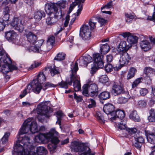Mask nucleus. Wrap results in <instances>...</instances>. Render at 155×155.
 <instances>
[{
    "label": "nucleus",
    "mask_w": 155,
    "mask_h": 155,
    "mask_svg": "<svg viewBox=\"0 0 155 155\" xmlns=\"http://www.w3.org/2000/svg\"><path fill=\"white\" fill-rule=\"evenodd\" d=\"M148 119L150 122H155V109L152 108L149 111Z\"/></svg>",
    "instance_id": "nucleus-28"
},
{
    "label": "nucleus",
    "mask_w": 155,
    "mask_h": 155,
    "mask_svg": "<svg viewBox=\"0 0 155 155\" xmlns=\"http://www.w3.org/2000/svg\"><path fill=\"white\" fill-rule=\"evenodd\" d=\"M65 56V54L64 53H58L57 56L55 57L54 59L57 61H61L64 59Z\"/></svg>",
    "instance_id": "nucleus-41"
},
{
    "label": "nucleus",
    "mask_w": 155,
    "mask_h": 155,
    "mask_svg": "<svg viewBox=\"0 0 155 155\" xmlns=\"http://www.w3.org/2000/svg\"><path fill=\"white\" fill-rule=\"evenodd\" d=\"M112 94L114 96H117L124 93V89L120 85L114 84L111 91Z\"/></svg>",
    "instance_id": "nucleus-19"
},
{
    "label": "nucleus",
    "mask_w": 155,
    "mask_h": 155,
    "mask_svg": "<svg viewBox=\"0 0 155 155\" xmlns=\"http://www.w3.org/2000/svg\"><path fill=\"white\" fill-rule=\"evenodd\" d=\"M93 57L94 62L96 63L102 60L103 56L99 53H95L93 54Z\"/></svg>",
    "instance_id": "nucleus-37"
},
{
    "label": "nucleus",
    "mask_w": 155,
    "mask_h": 155,
    "mask_svg": "<svg viewBox=\"0 0 155 155\" xmlns=\"http://www.w3.org/2000/svg\"><path fill=\"white\" fill-rule=\"evenodd\" d=\"M58 84L61 87L65 89H66L68 87V84L66 82L62 81L61 82L59 83Z\"/></svg>",
    "instance_id": "nucleus-56"
},
{
    "label": "nucleus",
    "mask_w": 155,
    "mask_h": 155,
    "mask_svg": "<svg viewBox=\"0 0 155 155\" xmlns=\"http://www.w3.org/2000/svg\"><path fill=\"white\" fill-rule=\"evenodd\" d=\"M130 60L131 57L129 55L127 52H124L120 56L119 62L120 64L123 66L127 64Z\"/></svg>",
    "instance_id": "nucleus-18"
},
{
    "label": "nucleus",
    "mask_w": 155,
    "mask_h": 155,
    "mask_svg": "<svg viewBox=\"0 0 155 155\" xmlns=\"http://www.w3.org/2000/svg\"><path fill=\"white\" fill-rule=\"evenodd\" d=\"M55 4L57 5V7L59 6L60 9L64 8L68 5V3L66 0H61L58 1Z\"/></svg>",
    "instance_id": "nucleus-32"
},
{
    "label": "nucleus",
    "mask_w": 155,
    "mask_h": 155,
    "mask_svg": "<svg viewBox=\"0 0 155 155\" xmlns=\"http://www.w3.org/2000/svg\"><path fill=\"white\" fill-rule=\"evenodd\" d=\"M138 39V38L137 37L132 35L131 34L130 36H129L127 38V41L130 44H132L137 43V42Z\"/></svg>",
    "instance_id": "nucleus-34"
},
{
    "label": "nucleus",
    "mask_w": 155,
    "mask_h": 155,
    "mask_svg": "<svg viewBox=\"0 0 155 155\" xmlns=\"http://www.w3.org/2000/svg\"><path fill=\"white\" fill-rule=\"evenodd\" d=\"M9 135L10 133H9L6 132L5 133L3 137L1 139V141L2 143L5 144L7 142Z\"/></svg>",
    "instance_id": "nucleus-44"
},
{
    "label": "nucleus",
    "mask_w": 155,
    "mask_h": 155,
    "mask_svg": "<svg viewBox=\"0 0 155 155\" xmlns=\"http://www.w3.org/2000/svg\"><path fill=\"white\" fill-rule=\"evenodd\" d=\"M57 20L53 17H49L46 19V23L48 25H52Z\"/></svg>",
    "instance_id": "nucleus-38"
},
{
    "label": "nucleus",
    "mask_w": 155,
    "mask_h": 155,
    "mask_svg": "<svg viewBox=\"0 0 155 155\" xmlns=\"http://www.w3.org/2000/svg\"><path fill=\"white\" fill-rule=\"evenodd\" d=\"M136 71L135 68L133 67L130 68L127 76V79L129 80L133 77Z\"/></svg>",
    "instance_id": "nucleus-35"
},
{
    "label": "nucleus",
    "mask_w": 155,
    "mask_h": 155,
    "mask_svg": "<svg viewBox=\"0 0 155 155\" xmlns=\"http://www.w3.org/2000/svg\"><path fill=\"white\" fill-rule=\"evenodd\" d=\"M78 62L79 65L83 67H86V62L84 61L83 57H81L77 62H76L73 65L71 68V75L70 76L71 80L68 82V84L70 85H71L72 81L73 82V87L74 90L76 91L81 90V84L80 81L79 80V77L77 74V72L78 70Z\"/></svg>",
    "instance_id": "nucleus-2"
},
{
    "label": "nucleus",
    "mask_w": 155,
    "mask_h": 155,
    "mask_svg": "<svg viewBox=\"0 0 155 155\" xmlns=\"http://www.w3.org/2000/svg\"><path fill=\"white\" fill-rule=\"evenodd\" d=\"M115 117L113 116L110 117L112 120H114L117 118H120L121 120L124 117L125 115L124 111L119 110L115 111Z\"/></svg>",
    "instance_id": "nucleus-23"
},
{
    "label": "nucleus",
    "mask_w": 155,
    "mask_h": 155,
    "mask_svg": "<svg viewBox=\"0 0 155 155\" xmlns=\"http://www.w3.org/2000/svg\"><path fill=\"white\" fill-rule=\"evenodd\" d=\"M88 102L89 104L88 105V107L89 108H91L95 107L96 103L94 100L92 99H88Z\"/></svg>",
    "instance_id": "nucleus-45"
},
{
    "label": "nucleus",
    "mask_w": 155,
    "mask_h": 155,
    "mask_svg": "<svg viewBox=\"0 0 155 155\" xmlns=\"http://www.w3.org/2000/svg\"><path fill=\"white\" fill-rule=\"evenodd\" d=\"M131 33L129 32H122V33L120 35L122 36L124 38H126L127 37V38H128V37L129 36H130L131 35Z\"/></svg>",
    "instance_id": "nucleus-63"
},
{
    "label": "nucleus",
    "mask_w": 155,
    "mask_h": 155,
    "mask_svg": "<svg viewBox=\"0 0 155 155\" xmlns=\"http://www.w3.org/2000/svg\"><path fill=\"white\" fill-rule=\"evenodd\" d=\"M89 93L91 96H96L98 94V87L95 84H87Z\"/></svg>",
    "instance_id": "nucleus-20"
},
{
    "label": "nucleus",
    "mask_w": 155,
    "mask_h": 155,
    "mask_svg": "<svg viewBox=\"0 0 155 155\" xmlns=\"http://www.w3.org/2000/svg\"><path fill=\"white\" fill-rule=\"evenodd\" d=\"M55 42V37L52 36L48 38L47 41V47H49V48L48 49V50L51 48Z\"/></svg>",
    "instance_id": "nucleus-30"
},
{
    "label": "nucleus",
    "mask_w": 155,
    "mask_h": 155,
    "mask_svg": "<svg viewBox=\"0 0 155 155\" xmlns=\"http://www.w3.org/2000/svg\"><path fill=\"white\" fill-rule=\"evenodd\" d=\"M46 80L45 77L43 72H40L38 75L37 78L34 79V82L43 84Z\"/></svg>",
    "instance_id": "nucleus-24"
},
{
    "label": "nucleus",
    "mask_w": 155,
    "mask_h": 155,
    "mask_svg": "<svg viewBox=\"0 0 155 155\" xmlns=\"http://www.w3.org/2000/svg\"><path fill=\"white\" fill-rule=\"evenodd\" d=\"M29 140L28 137L24 136L19 143H17L14 149L17 155H36L34 151L35 147L31 145Z\"/></svg>",
    "instance_id": "nucleus-1"
},
{
    "label": "nucleus",
    "mask_w": 155,
    "mask_h": 155,
    "mask_svg": "<svg viewBox=\"0 0 155 155\" xmlns=\"http://www.w3.org/2000/svg\"><path fill=\"white\" fill-rule=\"evenodd\" d=\"M137 131V130L135 128H127L126 129V131H127L129 134H132L135 133Z\"/></svg>",
    "instance_id": "nucleus-52"
},
{
    "label": "nucleus",
    "mask_w": 155,
    "mask_h": 155,
    "mask_svg": "<svg viewBox=\"0 0 155 155\" xmlns=\"http://www.w3.org/2000/svg\"><path fill=\"white\" fill-rule=\"evenodd\" d=\"M144 72L147 77V80H148L147 83L149 84H151L152 79L150 78V77L155 75V70L150 67H146L144 69Z\"/></svg>",
    "instance_id": "nucleus-17"
},
{
    "label": "nucleus",
    "mask_w": 155,
    "mask_h": 155,
    "mask_svg": "<svg viewBox=\"0 0 155 155\" xmlns=\"http://www.w3.org/2000/svg\"><path fill=\"white\" fill-rule=\"evenodd\" d=\"M89 25L91 27V30L95 29L96 27V22H95L93 19H91L89 22Z\"/></svg>",
    "instance_id": "nucleus-51"
},
{
    "label": "nucleus",
    "mask_w": 155,
    "mask_h": 155,
    "mask_svg": "<svg viewBox=\"0 0 155 155\" xmlns=\"http://www.w3.org/2000/svg\"><path fill=\"white\" fill-rule=\"evenodd\" d=\"M91 30L87 25H84L81 28L80 35L84 40H89L91 37Z\"/></svg>",
    "instance_id": "nucleus-10"
},
{
    "label": "nucleus",
    "mask_w": 155,
    "mask_h": 155,
    "mask_svg": "<svg viewBox=\"0 0 155 155\" xmlns=\"http://www.w3.org/2000/svg\"><path fill=\"white\" fill-rule=\"evenodd\" d=\"M116 127L120 130H124V131H126V128H127L126 125L125 123L123 122L117 123Z\"/></svg>",
    "instance_id": "nucleus-39"
},
{
    "label": "nucleus",
    "mask_w": 155,
    "mask_h": 155,
    "mask_svg": "<svg viewBox=\"0 0 155 155\" xmlns=\"http://www.w3.org/2000/svg\"><path fill=\"white\" fill-rule=\"evenodd\" d=\"M128 101L127 98L123 97H120L118 98L117 103L119 104L126 103Z\"/></svg>",
    "instance_id": "nucleus-43"
},
{
    "label": "nucleus",
    "mask_w": 155,
    "mask_h": 155,
    "mask_svg": "<svg viewBox=\"0 0 155 155\" xmlns=\"http://www.w3.org/2000/svg\"><path fill=\"white\" fill-rule=\"evenodd\" d=\"M112 0H111L108 3L104 6L102 7L101 8V10H103V9L105 8H111L112 7Z\"/></svg>",
    "instance_id": "nucleus-59"
},
{
    "label": "nucleus",
    "mask_w": 155,
    "mask_h": 155,
    "mask_svg": "<svg viewBox=\"0 0 155 155\" xmlns=\"http://www.w3.org/2000/svg\"><path fill=\"white\" fill-rule=\"evenodd\" d=\"M12 62L10 58L7 55L5 57H2L0 59V67L2 65L0 71L2 73L6 74L9 71L16 70L17 67L12 64Z\"/></svg>",
    "instance_id": "nucleus-6"
},
{
    "label": "nucleus",
    "mask_w": 155,
    "mask_h": 155,
    "mask_svg": "<svg viewBox=\"0 0 155 155\" xmlns=\"http://www.w3.org/2000/svg\"><path fill=\"white\" fill-rule=\"evenodd\" d=\"M28 41L32 45L36 41L37 36L33 33L29 32L26 35Z\"/></svg>",
    "instance_id": "nucleus-26"
},
{
    "label": "nucleus",
    "mask_w": 155,
    "mask_h": 155,
    "mask_svg": "<svg viewBox=\"0 0 155 155\" xmlns=\"http://www.w3.org/2000/svg\"><path fill=\"white\" fill-rule=\"evenodd\" d=\"M32 84V91L36 94H38L41 89H43V84L34 81Z\"/></svg>",
    "instance_id": "nucleus-22"
},
{
    "label": "nucleus",
    "mask_w": 155,
    "mask_h": 155,
    "mask_svg": "<svg viewBox=\"0 0 155 155\" xmlns=\"http://www.w3.org/2000/svg\"><path fill=\"white\" fill-rule=\"evenodd\" d=\"M103 110L106 114H110L111 117H115V112L114 107L112 104H108L105 105L104 107Z\"/></svg>",
    "instance_id": "nucleus-16"
},
{
    "label": "nucleus",
    "mask_w": 155,
    "mask_h": 155,
    "mask_svg": "<svg viewBox=\"0 0 155 155\" xmlns=\"http://www.w3.org/2000/svg\"><path fill=\"white\" fill-rule=\"evenodd\" d=\"M110 97V94L107 91H104L99 95L100 99L102 100H105L109 98Z\"/></svg>",
    "instance_id": "nucleus-31"
},
{
    "label": "nucleus",
    "mask_w": 155,
    "mask_h": 155,
    "mask_svg": "<svg viewBox=\"0 0 155 155\" xmlns=\"http://www.w3.org/2000/svg\"><path fill=\"white\" fill-rule=\"evenodd\" d=\"M78 9L76 12V15L78 16L81 13V11L82 10L83 5L82 4L80 3L78 5Z\"/></svg>",
    "instance_id": "nucleus-61"
},
{
    "label": "nucleus",
    "mask_w": 155,
    "mask_h": 155,
    "mask_svg": "<svg viewBox=\"0 0 155 155\" xmlns=\"http://www.w3.org/2000/svg\"><path fill=\"white\" fill-rule=\"evenodd\" d=\"M110 48L108 44H106L100 46V51L101 54L107 53L110 50Z\"/></svg>",
    "instance_id": "nucleus-29"
},
{
    "label": "nucleus",
    "mask_w": 155,
    "mask_h": 155,
    "mask_svg": "<svg viewBox=\"0 0 155 155\" xmlns=\"http://www.w3.org/2000/svg\"><path fill=\"white\" fill-rule=\"evenodd\" d=\"M34 18L36 21H39L43 17H45V15L44 12L40 10H37L34 13Z\"/></svg>",
    "instance_id": "nucleus-21"
},
{
    "label": "nucleus",
    "mask_w": 155,
    "mask_h": 155,
    "mask_svg": "<svg viewBox=\"0 0 155 155\" xmlns=\"http://www.w3.org/2000/svg\"><path fill=\"white\" fill-rule=\"evenodd\" d=\"M45 10L46 13L49 15H51L53 14L54 18L57 20L61 18L63 15L61 10L58 12L57 5L54 3H48L46 5Z\"/></svg>",
    "instance_id": "nucleus-7"
},
{
    "label": "nucleus",
    "mask_w": 155,
    "mask_h": 155,
    "mask_svg": "<svg viewBox=\"0 0 155 155\" xmlns=\"http://www.w3.org/2000/svg\"><path fill=\"white\" fill-rule=\"evenodd\" d=\"M148 141L151 144H155V136L153 133H149L147 136Z\"/></svg>",
    "instance_id": "nucleus-33"
},
{
    "label": "nucleus",
    "mask_w": 155,
    "mask_h": 155,
    "mask_svg": "<svg viewBox=\"0 0 155 155\" xmlns=\"http://www.w3.org/2000/svg\"><path fill=\"white\" fill-rule=\"evenodd\" d=\"M49 103V101H45L38 104L37 108L38 114L47 116V114L48 112V108H50L47 106Z\"/></svg>",
    "instance_id": "nucleus-11"
},
{
    "label": "nucleus",
    "mask_w": 155,
    "mask_h": 155,
    "mask_svg": "<svg viewBox=\"0 0 155 155\" xmlns=\"http://www.w3.org/2000/svg\"><path fill=\"white\" fill-rule=\"evenodd\" d=\"M140 92L141 95L144 96L145 95L148 93V91L147 89L143 88L140 90Z\"/></svg>",
    "instance_id": "nucleus-58"
},
{
    "label": "nucleus",
    "mask_w": 155,
    "mask_h": 155,
    "mask_svg": "<svg viewBox=\"0 0 155 155\" xmlns=\"http://www.w3.org/2000/svg\"><path fill=\"white\" fill-rule=\"evenodd\" d=\"M150 39L152 43L147 40H143L140 42V46L141 49L144 51H147L153 47L152 43L155 44V39L151 37Z\"/></svg>",
    "instance_id": "nucleus-12"
},
{
    "label": "nucleus",
    "mask_w": 155,
    "mask_h": 155,
    "mask_svg": "<svg viewBox=\"0 0 155 155\" xmlns=\"http://www.w3.org/2000/svg\"><path fill=\"white\" fill-rule=\"evenodd\" d=\"M41 64L40 62L35 61L32 64L30 67H29V69L31 70L34 68L37 67L39 66Z\"/></svg>",
    "instance_id": "nucleus-54"
},
{
    "label": "nucleus",
    "mask_w": 155,
    "mask_h": 155,
    "mask_svg": "<svg viewBox=\"0 0 155 155\" xmlns=\"http://www.w3.org/2000/svg\"><path fill=\"white\" fill-rule=\"evenodd\" d=\"M60 72L59 69L58 68L54 66L53 68L50 69V73L51 75L54 76L55 74L59 73Z\"/></svg>",
    "instance_id": "nucleus-40"
},
{
    "label": "nucleus",
    "mask_w": 155,
    "mask_h": 155,
    "mask_svg": "<svg viewBox=\"0 0 155 155\" xmlns=\"http://www.w3.org/2000/svg\"><path fill=\"white\" fill-rule=\"evenodd\" d=\"M137 105L140 107H145L147 105V102L144 100H140L138 102Z\"/></svg>",
    "instance_id": "nucleus-50"
},
{
    "label": "nucleus",
    "mask_w": 155,
    "mask_h": 155,
    "mask_svg": "<svg viewBox=\"0 0 155 155\" xmlns=\"http://www.w3.org/2000/svg\"><path fill=\"white\" fill-rule=\"evenodd\" d=\"M96 117L97 120L101 124H104L105 123L104 117L102 114L100 112H97L96 114Z\"/></svg>",
    "instance_id": "nucleus-36"
},
{
    "label": "nucleus",
    "mask_w": 155,
    "mask_h": 155,
    "mask_svg": "<svg viewBox=\"0 0 155 155\" xmlns=\"http://www.w3.org/2000/svg\"><path fill=\"white\" fill-rule=\"evenodd\" d=\"M10 24L13 28L20 32H22L24 30V24L22 21L19 20L18 18H14Z\"/></svg>",
    "instance_id": "nucleus-13"
},
{
    "label": "nucleus",
    "mask_w": 155,
    "mask_h": 155,
    "mask_svg": "<svg viewBox=\"0 0 155 155\" xmlns=\"http://www.w3.org/2000/svg\"><path fill=\"white\" fill-rule=\"evenodd\" d=\"M39 129L36 122L33 121L32 118H29L24 122L20 129L19 134L21 135L29 132L34 134Z\"/></svg>",
    "instance_id": "nucleus-4"
},
{
    "label": "nucleus",
    "mask_w": 155,
    "mask_h": 155,
    "mask_svg": "<svg viewBox=\"0 0 155 155\" xmlns=\"http://www.w3.org/2000/svg\"><path fill=\"white\" fill-rule=\"evenodd\" d=\"M147 20L153 21L155 20V12H153L152 16H148Z\"/></svg>",
    "instance_id": "nucleus-64"
},
{
    "label": "nucleus",
    "mask_w": 155,
    "mask_h": 155,
    "mask_svg": "<svg viewBox=\"0 0 155 155\" xmlns=\"http://www.w3.org/2000/svg\"><path fill=\"white\" fill-rule=\"evenodd\" d=\"M3 16L2 18L3 21L5 22L9 21V15L3 14Z\"/></svg>",
    "instance_id": "nucleus-62"
},
{
    "label": "nucleus",
    "mask_w": 155,
    "mask_h": 155,
    "mask_svg": "<svg viewBox=\"0 0 155 155\" xmlns=\"http://www.w3.org/2000/svg\"><path fill=\"white\" fill-rule=\"evenodd\" d=\"M125 16L126 18H127V19H126V21L127 23H130L131 22V21L130 20H129L127 19L129 18L130 19H134L135 17L134 15L127 13H125Z\"/></svg>",
    "instance_id": "nucleus-47"
},
{
    "label": "nucleus",
    "mask_w": 155,
    "mask_h": 155,
    "mask_svg": "<svg viewBox=\"0 0 155 155\" xmlns=\"http://www.w3.org/2000/svg\"><path fill=\"white\" fill-rule=\"evenodd\" d=\"M142 79V78H140L137 79L134 81L133 82L132 85V88H134L137 86L141 82Z\"/></svg>",
    "instance_id": "nucleus-48"
},
{
    "label": "nucleus",
    "mask_w": 155,
    "mask_h": 155,
    "mask_svg": "<svg viewBox=\"0 0 155 155\" xmlns=\"http://www.w3.org/2000/svg\"><path fill=\"white\" fill-rule=\"evenodd\" d=\"M58 133L56 131L55 129H51L50 131L46 134H40L35 136V141L38 143L42 142L45 141H51V143L56 144L59 142V140L57 137Z\"/></svg>",
    "instance_id": "nucleus-3"
},
{
    "label": "nucleus",
    "mask_w": 155,
    "mask_h": 155,
    "mask_svg": "<svg viewBox=\"0 0 155 155\" xmlns=\"http://www.w3.org/2000/svg\"><path fill=\"white\" fill-rule=\"evenodd\" d=\"M70 147L72 150L78 152V155H88L91 152L89 147L83 143L76 141L71 142Z\"/></svg>",
    "instance_id": "nucleus-5"
},
{
    "label": "nucleus",
    "mask_w": 155,
    "mask_h": 155,
    "mask_svg": "<svg viewBox=\"0 0 155 155\" xmlns=\"http://www.w3.org/2000/svg\"><path fill=\"white\" fill-rule=\"evenodd\" d=\"M32 88L33 84L32 83L31 84H28L27 87L25 88V90H26V92H27V93H29L32 91Z\"/></svg>",
    "instance_id": "nucleus-57"
},
{
    "label": "nucleus",
    "mask_w": 155,
    "mask_h": 155,
    "mask_svg": "<svg viewBox=\"0 0 155 155\" xmlns=\"http://www.w3.org/2000/svg\"><path fill=\"white\" fill-rule=\"evenodd\" d=\"M104 68L107 72H110L113 70V66L111 64H108L105 66Z\"/></svg>",
    "instance_id": "nucleus-55"
},
{
    "label": "nucleus",
    "mask_w": 155,
    "mask_h": 155,
    "mask_svg": "<svg viewBox=\"0 0 155 155\" xmlns=\"http://www.w3.org/2000/svg\"><path fill=\"white\" fill-rule=\"evenodd\" d=\"M130 47L129 45H127L126 41H123L120 42L117 47V50L120 54L126 52Z\"/></svg>",
    "instance_id": "nucleus-15"
},
{
    "label": "nucleus",
    "mask_w": 155,
    "mask_h": 155,
    "mask_svg": "<svg viewBox=\"0 0 155 155\" xmlns=\"http://www.w3.org/2000/svg\"><path fill=\"white\" fill-rule=\"evenodd\" d=\"M35 149L34 151L36 153V155L37 154L38 155H45L47 153V150L43 147H37L36 150V153L35 152Z\"/></svg>",
    "instance_id": "nucleus-27"
},
{
    "label": "nucleus",
    "mask_w": 155,
    "mask_h": 155,
    "mask_svg": "<svg viewBox=\"0 0 155 155\" xmlns=\"http://www.w3.org/2000/svg\"><path fill=\"white\" fill-rule=\"evenodd\" d=\"M129 117L131 120L135 122H139L140 120L139 116L135 110H133L130 112Z\"/></svg>",
    "instance_id": "nucleus-25"
},
{
    "label": "nucleus",
    "mask_w": 155,
    "mask_h": 155,
    "mask_svg": "<svg viewBox=\"0 0 155 155\" xmlns=\"http://www.w3.org/2000/svg\"><path fill=\"white\" fill-rule=\"evenodd\" d=\"M133 137L134 139L133 145L138 149L140 148L142 144L144 143V139L142 133L140 132L135 133Z\"/></svg>",
    "instance_id": "nucleus-9"
},
{
    "label": "nucleus",
    "mask_w": 155,
    "mask_h": 155,
    "mask_svg": "<svg viewBox=\"0 0 155 155\" xmlns=\"http://www.w3.org/2000/svg\"><path fill=\"white\" fill-rule=\"evenodd\" d=\"M44 42V40L43 39L36 41L32 46L27 48V50L29 52L33 51L39 52L41 51L45 52L48 51V50L46 48V45L43 44Z\"/></svg>",
    "instance_id": "nucleus-8"
},
{
    "label": "nucleus",
    "mask_w": 155,
    "mask_h": 155,
    "mask_svg": "<svg viewBox=\"0 0 155 155\" xmlns=\"http://www.w3.org/2000/svg\"><path fill=\"white\" fill-rule=\"evenodd\" d=\"M83 57L84 58V61L86 62L87 65V64L88 63L91 62L92 61V58L89 55H87Z\"/></svg>",
    "instance_id": "nucleus-53"
},
{
    "label": "nucleus",
    "mask_w": 155,
    "mask_h": 155,
    "mask_svg": "<svg viewBox=\"0 0 155 155\" xmlns=\"http://www.w3.org/2000/svg\"><path fill=\"white\" fill-rule=\"evenodd\" d=\"M18 35L13 30H10L5 32V37L9 41H18Z\"/></svg>",
    "instance_id": "nucleus-14"
},
{
    "label": "nucleus",
    "mask_w": 155,
    "mask_h": 155,
    "mask_svg": "<svg viewBox=\"0 0 155 155\" xmlns=\"http://www.w3.org/2000/svg\"><path fill=\"white\" fill-rule=\"evenodd\" d=\"M55 85L49 82H47L43 84V90H45L47 88L50 87H55Z\"/></svg>",
    "instance_id": "nucleus-49"
},
{
    "label": "nucleus",
    "mask_w": 155,
    "mask_h": 155,
    "mask_svg": "<svg viewBox=\"0 0 155 155\" xmlns=\"http://www.w3.org/2000/svg\"><path fill=\"white\" fill-rule=\"evenodd\" d=\"M83 95L86 96H88L89 95V91H88L87 87V84H84L83 86Z\"/></svg>",
    "instance_id": "nucleus-46"
},
{
    "label": "nucleus",
    "mask_w": 155,
    "mask_h": 155,
    "mask_svg": "<svg viewBox=\"0 0 155 155\" xmlns=\"http://www.w3.org/2000/svg\"><path fill=\"white\" fill-rule=\"evenodd\" d=\"M109 79L106 75L101 76L99 78L100 82L103 84H105L108 82Z\"/></svg>",
    "instance_id": "nucleus-42"
},
{
    "label": "nucleus",
    "mask_w": 155,
    "mask_h": 155,
    "mask_svg": "<svg viewBox=\"0 0 155 155\" xmlns=\"http://www.w3.org/2000/svg\"><path fill=\"white\" fill-rule=\"evenodd\" d=\"M10 9L8 6L5 7L3 9V14L9 15Z\"/></svg>",
    "instance_id": "nucleus-60"
}]
</instances>
